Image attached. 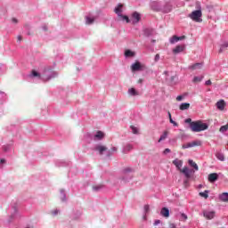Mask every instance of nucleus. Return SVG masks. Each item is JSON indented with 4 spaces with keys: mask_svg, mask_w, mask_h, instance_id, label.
<instances>
[{
    "mask_svg": "<svg viewBox=\"0 0 228 228\" xmlns=\"http://www.w3.org/2000/svg\"><path fill=\"white\" fill-rule=\"evenodd\" d=\"M208 127V124L202 122L201 120L193 121L191 124V131H192V133H200L202 131H206Z\"/></svg>",
    "mask_w": 228,
    "mask_h": 228,
    "instance_id": "f257e3e1",
    "label": "nucleus"
},
{
    "mask_svg": "<svg viewBox=\"0 0 228 228\" xmlns=\"http://www.w3.org/2000/svg\"><path fill=\"white\" fill-rule=\"evenodd\" d=\"M189 17L194 22H202V9L199 7L198 10L193 11L191 13H190Z\"/></svg>",
    "mask_w": 228,
    "mask_h": 228,
    "instance_id": "f03ea898",
    "label": "nucleus"
},
{
    "mask_svg": "<svg viewBox=\"0 0 228 228\" xmlns=\"http://www.w3.org/2000/svg\"><path fill=\"white\" fill-rule=\"evenodd\" d=\"M146 69L147 66H145V64H142L140 61H135L131 65L132 72H138L140 70H145Z\"/></svg>",
    "mask_w": 228,
    "mask_h": 228,
    "instance_id": "7ed1b4c3",
    "label": "nucleus"
},
{
    "mask_svg": "<svg viewBox=\"0 0 228 228\" xmlns=\"http://www.w3.org/2000/svg\"><path fill=\"white\" fill-rule=\"evenodd\" d=\"M215 215H216V212L215 211H203V216L207 218V220H213V218H215Z\"/></svg>",
    "mask_w": 228,
    "mask_h": 228,
    "instance_id": "20e7f679",
    "label": "nucleus"
},
{
    "mask_svg": "<svg viewBox=\"0 0 228 228\" xmlns=\"http://www.w3.org/2000/svg\"><path fill=\"white\" fill-rule=\"evenodd\" d=\"M185 38H186V36H181V37L173 36L170 38L169 42H170V44H175V43H177V42H179L181 40H184Z\"/></svg>",
    "mask_w": 228,
    "mask_h": 228,
    "instance_id": "39448f33",
    "label": "nucleus"
},
{
    "mask_svg": "<svg viewBox=\"0 0 228 228\" xmlns=\"http://www.w3.org/2000/svg\"><path fill=\"white\" fill-rule=\"evenodd\" d=\"M184 49H186V46H184V45H179L173 49V53L174 54H179V53H183Z\"/></svg>",
    "mask_w": 228,
    "mask_h": 228,
    "instance_id": "423d86ee",
    "label": "nucleus"
},
{
    "mask_svg": "<svg viewBox=\"0 0 228 228\" xmlns=\"http://www.w3.org/2000/svg\"><path fill=\"white\" fill-rule=\"evenodd\" d=\"M132 19H133L134 24H138V22H140V20L142 19V16L138 12H134L132 14Z\"/></svg>",
    "mask_w": 228,
    "mask_h": 228,
    "instance_id": "0eeeda50",
    "label": "nucleus"
},
{
    "mask_svg": "<svg viewBox=\"0 0 228 228\" xmlns=\"http://www.w3.org/2000/svg\"><path fill=\"white\" fill-rule=\"evenodd\" d=\"M216 108L217 110H220V111H224L225 110V101L220 100L216 102Z\"/></svg>",
    "mask_w": 228,
    "mask_h": 228,
    "instance_id": "6e6552de",
    "label": "nucleus"
},
{
    "mask_svg": "<svg viewBox=\"0 0 228 228\" xmlns=\"http://www.w3.org/2000/svg\"><path fill=\"white\" fill-rule=\"evenodd\" d=\"M208 181H209V183H215L216 181H218V174H216V173L209 174Z\"/></svg>",
    "mask_w": 228,
    "mask_h": 228,
    "instance_id": "1a4fd4ad",
    "label": "nucleus"
},
{
    "mask_svg": "<svg viewBox=\"0 0 228 228\" xmlns=\"http://www.w3.org/2000/svg\"><path fill=\"white\" fill-rule=\"evenodd\" d=\"M160 215L166 218H168L170 216V210H168L167 208H163L160 211Z\"/></svg>",
    "mask_w": 228,
    "mask_h": 228,
    "instance_id": "9d476101",
    "label": "nucleus"
},
{
    "mask_svg": "<svg viewBox=\"0 0 228 228\" xmlns=\"http://www.w3.org/2000/svg\"><path fill=\"white\" fill-rule=\"evenodd\" d=\"M95 151H98L99 154L102 155L104 151H108L106 146L98 145L95 148Z\"/></svg>",
    "mask_w": 228,
    "mask_h": 228,
    "instance_id": "9b49d317",
    "label": "nucleus"
},
{
    "mask_svg": "<svg viewBox=\"0 0 228 228\" xmlns=\"http://www.w3.org/2000/svg\"><path fill=\"white\" fill-rule=\"evenodd\" d=\"M173 165H175V167H176V168L180 170L181 167H183V160H179V159H175V160H173Z\"/></svg>",
    "mask_w": 228,
    "mask_h": 228,
    "instance_id": "f8f14e48",
    "label": "nucleus"
},
{
    "mask_svg": "<svg viewBox=\"0 0 228 228\" xmlns=\"http://www.w3.org/2000/svg\"><path fill=\"white\" fill-rule=\"evenodd\" d=\"M180 172H182V174H184L185 177H187V179H190L191 175H190V169H188L187 167H183V169H180Z\"/></svg>",
    "mask_w": 228,
    "mask_h": 228,
    "instance_id": "ddd939ff",
    "label": "nucleus"
},
{
    "mask_svg": "<svg viewBox=\"0 0 228 228\" xmlns=\"http://www.w3.org/2000/svg\"><path fill=\"white\" fill-rule=\"evenodd\" d=\"M128 94H129V95H132L133 97H134L136 95H140V93H138V91H136V89H134V87L129 88Z\"/></svg>",
    "mask_w": 228,
    "mask_h": 228,
    "instance_id": "4468645a",
    "label": "nucleus"
},
{
    "mask_svg": "<svg viewBox=\"0 0 228 228\" xmlns=\"http://www.w3.org/2000/svg\"><path fill=\"white\" fill-rule=\"evenodd\" d=\"M219 199L222 202H228V193L224 192L219 196Z\"/></svg>",
    "mask_w": 228,
    "mask_h": 228,
    "instance_id": "2eb2a0df",
    "label": "nucleus"
},
{
    "mask_svg": "<svg viewBox=\"0 0 228 228\" xmlns=\"http://www.w3.org/2000/svg\"><path fill=\"white\" fill-rule=\"evenodd\" d=\"M122 8H124V4H119L118 7H116L114 10L115 13H117L119 16L120 13H122Z\"/></svg>",
    "mask_w": 228,
    "mask_h": 228,
    "instance_id": "dca6fc26",
    "label": "nucleus"
},
{
    "mask_svg": "<svg viewBox=\"0 0 228 228\" xmlns=\"http://www.w3.org/2000/svg\"><path fill=\"white\" fill-rule=\"evenodd\" d=\"M179 108L182 111H184V110H190V103H182Z\"/></svg>",
    "mask_w": 228,
    "mask_h": 228,
    "instance_id": "f3484780",
    "label": "nucleus"
},
{
    "mask_svg": "<svg viewBox=\"0 0 228 228\" xmlns=\"http://www.w3.org/2000/svg\"><path fill=\"white\" fill-rule=\"evenodd\" d=\"M216 158H217V159H219V161L225 160V157L224 156V153H221V152L216 153Z\"/></svg>",
    "mask_w": 228,
    "mask_h": 228,
    "instance_id": "a211bd4d",
    "label": "nucleus"
},
{
    "mask_svg": "<svg viewBox=\"0 0 228 228\" xmlns=\"http://www.w3.org/2000/svg\"><path fill=\"white\" fill-rule=\"evenodd\" d=\"M94 136L95 138H98V140H102V138H104V133L98 131Z\"/></svg>",
    "mask_w": 228,
    "mask_h": 228,
    "instance_id": "6ab92c4d",
    "label": "nucleus"
},
{
    "mask_svg": "<svg viewBox=\"0 0 228 228\" xmlns=\"http://www.w3.org/2000/svg\"><path fill=\"white\" fill-rule=\"evenodd\" d=\"M125 56L126 58H131V57L134 56V53H133L131 50H126L125 52Z\"/></svg>",
    "mask_w": 228,
    "mask_h": 228,
    "instance_id": "aec40b11",
    "label": "nucleus"
},
{
    "mask_svg": "<svg viewBox=\"0 0 228 228\" xmlns=\"http://www.w3.org/2000/svg\"><path fill=\"white\" fill-rule=\"evenodd\" d=\"M191 147H200L202 145V142L200 141H193L191 142Z\"/></svg>",
    "mask_w": 228,
    "mask_h": 228,
    "instance_id": "412c9836",
    "label": "nucleus"
},
{
    "mask_svg": "<svg viewBox=\"0 0 228 228\" xmlns=\"http://www.w3.org/2000/svg\"><path fill=\"white\" fill-rule=\"evenodd\" d=\"M189 165L191 167H192V168L199 170V166L197 165V163H195L193 160L190 159L189 160Z\"/></svg>",
    "mask_w": 228,
    "mask_h": 228,
    "instance_id": "4be33fe9",
    "label": "nucleus"
},
{
    "mask_svg": "<svg viewBox=\"0 0 228 228\" xmlns=\"http://www.w3.org/2000/svg\"><path fill=\"white\" fill-rule=\"evenodd\" d=\"M167 136H168V132L165 131L163 134L160 136L159 142H163V140H167Z\"/></svg>",
    "mask_w": 228,
    "mask_h": 228,
    "instance_id": "5701e85b",
    "label": "nucleus"
},
{
    "mask_svg": "<svg viewBox=\"0 0 228 228\" xmlns=\"http://www.w3.org/2000/svg\"><path fill=\"white\" fill-rule=\"evenodd\" d=\"M94 20H95V19H94V18L86 17V24H94Z\"/></svg>",
    "mask_w": 228,
    "mask_h": 228,
    "instance_id": "b1692460",
    "label": "nucleus"
},
{
    "mask_svg": "<svg viewBox=\"0 0 228 228\" xmlns=\"http://www.w3.org/2000/svg\"><path fill=\"white\" fill-rule=\"evenodd\" d=\"M144 33H145L146 37H151V35H152V33H154V30L151 29V28H146Z\"/></svg>",
    "mask_w": 228,
    "mask_h": 228,
    "instance_id": "393cba45",
    "label": "nucleus"
},
{
    "mask_svg": "<svg viewBox=\"0 0 228 228\" xmlns=\"http://www.w3.org/2000/svg\"><path fill=\"white\" fill-rule=\"evenodd\" d=\"M208 193H209V191H205L203 192H200V196L203 197V199H208V197H209Z\"/></svg>",
    "mask_w": 228,
    "mask_h": 228,
    "instance_id": "a878e982",
    "label": "nucleus"
},
{
    "mask_svg": "<svg viewBox=\"0 0 228 228\" xmlns=\"http://www.w3.org/2000/svg\"><path fill=\"white\" fill-rule=\"evenodd\" d=\"M201 67H202V63H195L194 65H192V66L191 67V69L192 70H195L196 69H201Z\"/></svg>",
    "mask_w": 228,
    "mask_h": 228,
    "instance_id": "bb28decb",
    "label": "nucleus"
},
{
    "mask_svg": "<svg viewBox=\"0 0 228 228\" xmlns=\"http://www.w3.org/2000/svg\"><path fill=\"white\" fill-rule=\"evenodd\" d=\"M228 130V124L222 126L219 129L220 133H225Z\"/></svg>",
    "mask_w": 228,
    "mask_h": 228,
    "instance_id": "cd10ccee",
    "label": "nucleus"
},
{
    "mask_svg": "<svg viewBox=\"0 0 228 228\" xmlns=\"http://www.w3.org/2000/svg\"><path fill=\"white\" fill-rule=\"evenodd\" d=\"M204 77H194L193 78V83H200V81H202Z\"/></svg>",
    "mask_w": 228,
    "mask_h": 228,
    "instance_id": "c85d7f7f",
    "label": "nucleus"
},
{
    "mask_svg": "<svg viewBox=\"0 0 228 228\" xmlns=\"http://www.w3.org/2000/svg\"><path fill=\"white\" fill-rule=\"evenodd\" d=\"M130 127H131L132 133H133L134 134H138V128H136V126H131Z\"/></svg>",
    "mask_w": 228,
    "mask_h": 228,
    "instance_id": "c756f323",
    "label": "nucleus"
},
{
    "mask_svg": "<svg viewBox=\"0 0 228 228\" xmlns=\"http://www.w3.org/2000/svg\"><path fill=\"white\" fill-rule=\"evenodd\" d=\"M119 17H121L123 20H126V22L129 23V17H127L126 15L120 14Z\"/></svg>",
    "mask_w": 228,
    "mask_h": 228,
    "instance_id": "7c9ffc66",
    "label": "nucleus"
},
{
    "mask_svg": "<svg viewBox=\"0 0 228 228\" xmlns=\"http://www.w3.org/2000/svg\"><path fill=\"white\" fill-rule=\"evenodd\" d=\"M190 148H191V142H188L182 146V149H190Z\"/></svg>",
    "mask_w": 228,
    "mask_h": 228,
    "instance_id": "2f4dec72",
    "label": "nucleus"
},
{
    "mask_svg": "<svg viewBox=\"0 0 228 228\" xmlns=\"http://www.w3.org/2000/svg\"><path fill=\"white\" fill-rule=\"evenodd\" d=\"M32 76H34V77H40V73L36 70H32Z\"/></svg>",
    "mask_w": 228,
    "mask_h": 228,
    "instance_id": "473e14b6",
    "label": "nucleus"
},
{
    "mask_svg": "<svg viewBox=\"0 0 228 228\" xmlns=\"http://www.w3.org/2000/svg\"><path fill=\"white\" fill-rule=\"evenodd\" d=\"M125 151H133V145L127 144V145L126 146V148H125Z\"/></svg>",
    "mask_w": 228,
    "mask_h": 228,
    "instance_id": "72a5a7b5",
    "label": "nucleus"
},
{
    "mask_svg": "<svg viewBox=\"0 0 228 228\" xmlns=\"http://www.w3.org/2000/svg\"><path fill=\"white\" fill-rule=\"evenodd\" d=\"M185 124H190V127H191V124H193V121H191V118L185 119Z\"/></svg>",
    "mask_w": 228,
    "mask_h": 228,
    "instance_id": "f704fd0d",
    "label": "nucleus"
},
{
    "mask_svg": "<svg viewBox=\"0 0 228 228\" xmlns=\"http://www.w3.org/2000/svg\"><path fill=\"white\" fill-rule=\"evenodd\" d=\"M169 121H170V124H173V126H175L176 127H177V126H179V124H177V122L174 121V119H172V118H170Z\"/></svg>",
    "mask_w": 228,
    "mask_h": 228,
    "instance_id": "c9c22d12",
    "label": "nucleus"
},
{
    "mask_svg": "<svg viewBox=\"0 0 228 228\" xmlns=\"http://www.w3.org/2000/svg\"><path fill=\"white\" fill-rule=\"evenodd\" d=\"M124 172H125V173L133 172V169H132L131 167H126V168L124 169Z\"/></svg>",
    "mask_w": 228,
    "mask_h": 228,
    "instance_id": "e433bc0d",
    "label": "nucleus"
},
{
    "mask_svg": "<svg viewBox=\"0 0 228 228\" xmlns=\"http://www.w3.org/2000/svg\"><path fill=\"white\" fill-rule=\"evenodd\" d=\"M170 152H171L170 149L167 148L164 150L163 154H168Z\"/></svg>",
    "mask_w": 228,
    "mask_h": 228,
    "instance_id": "4c0bfd02",
    "label": "nucleus"
},
{
    "mask_svg": "<svg viewBox=\"0 0 228 228\" xmlns=\"http://www.w3.org/2000/svg\"><path fill=\"white\" fill-rule=\"evenodd\" d=\"M149 209H150L149 205H145V206H144V211H145V213H149Z\"/></svg>",
    "mask_w": 228,
    "mask_h": 228,
    "instance_id": "58836bf2",
    "label": "nucleus"
},
{
    "mask_svg": "<svg viewBox=\"0 0 228 228\" xmlns=\"http://www.w3.org/2000/svg\"><path fill=\"white\" fill-rule=\"evenodd\" d=\"M181 216L183 220H188V216H186V214H181Z\"/></svg>",
    "mask_w": 228,
    "mask_h": 228,
    "instance_id": "ea45409f",
    "label": "nucleus"
},
{
    "mask_svg": "<svg viewBox=\"0 0 228 228\" xmlns=\"http://www.w3.org/2000/svg\"><path fill=\"white\" fill-rule=\"evenodd\" d=\"M58 213H59L58 209L52 211V215H53L54 216H56V215H58Z\"/></svg>",
    "mask_w": 228,
    "mask_h": 228,
    "instance_id": "a19ab883",
    "label": "nucleus"
},
{
    "mask_svg": "<svg viewBox=\"0 0 228 228\" xmlns=\"http://www.w3.org/2000/svg\"><path fill=\"white\" fill-rule=\"evenodd\" d=\"M155 61H159V53H157L156 55H155Z\"/></svg>",
    "mask_w": 228,
    "mask_h": 228,
    "instance_id": "79ce46f5",
    "label": "nucleus"
},
{
    "mask_svg": "<svg viewBox=\"0 0 228 228\" xmlns=\"http://www.w3.org/2000/svg\"><path fill=\"white\" fill-rule=\"evenodd\" d=\"M176 101H178V102L183 101V95H178V96L176 97Z\"/></svg>",
    "mask_w": 228,
    "mask_h": 228,
    "instance_id": "37998d69",
    "label": "nucleus"
},
{
    "mask_svg": "<svg viewBox=\"0 0 228 228\" xmlns=\"http://www.w3.org/2000/svg\"><path fill=\"white\" fill-rule=\"evenodd\" d=\"M12 22H13L14 24H17V22H19V20L16 18H12Z\"/></svg>",
    "mask_w": 228,
    "mask_h": 228,
    "instance_id": "c03bdc74",
    "label": "nucleus"
},
{
    "mask_svg": "<svg viewBox=\"0 0 228 228\" xmlns=\"http://www.w3.org/2000/svg\"><path fill=\"white\" fill-rule=\"evenodd\" d=\"M205 85H207V86H209L211 85V80H207L205 82Z\"/></svg>",
    "mask_w": 228,
    "mask_h": 228,
    "instance_id": "a18cd8bd",
    "label": "nucleus"
},
{
    "mask_svg": "<svg viewBox=\"0 0 228 228\" xmlns=\"http://www.w3.org/2000/svg\"><path fill=\"white\" fill-rule=\"evenodd\" d=\"M17 39H18V42H22V36H18Z\"/></svg>",
    "mask_w": 228,
    "mask_h": 228,
    "instance_id": "49530a36",
    "label": "nucleus"
},
{
    "mask_svg": "<svg viewBox=\"0 0 228 228\" xmlns=\"http://www.w3.org/2000/svg\"><path fill=\"white\" fill-rule=\"evenodd\" d=\"M137 83H138L139 85H142V83H143V78H139L138 81H137Z\"/></svg>",
    "mask_w": 228,
    "mask_h": 228,
    "instance_id": "de8ad7c7",
    "label": "nucleus"
},
{
    "mask_svg": "<svg viewBox=\"0 0 228 228\" xmlns=\"http://www.w3.org/2000/svg\"><path fill=\"white\" fill-rule=\"evenodd\" d=\"M93 189L95 190V191L101 190V186H94Z\"/></svg>",
    "mask_w": 228,
    "mask_h": 228,
    "instance_id": "09e8293b",
    "label": "nucleus"
},
{
    "mask_svg": "<svg viewBox=\"0 0 228 228\" xmlns=\"http://www.w3.org/2000/svg\"><path fill=\"white\" fill-rule=\"evenodd\" d=\"M159 224H161V221L160 220H156L155 223H154V225H158Z\"/></svg>",
    "mask_w": 228,
    "mask_h": 228,
    "instance_id": "8fccbe9b",
    "label": "nucleus"
},
{
    "mask_svg": "<svg viewBox=\"0 0 228 228\" xmlns=\"http://www.w3.org/2000/svg\"><path fill=\"white\" fill-rule=\"evenodd\" d=\"M169 228H177V227H175V224H169Z\"/></svg>",
    "mask_w": 228,
    "mask_h": 228,
    "instance_id": "3c124183",
    "label": "nucleus"
},
{
    "mask_svg": "<svg viewBox=\"0 0 228 228\" xmlns=\"http://www.w3.org/2000/svg\"><path fill=\"white\" fill-rule=\"evenodd\" d=\"M111 151H112V152H117V148H116V147H113V148L111 149Z\"/></svg>",
    "mask_w": 228,
    "mask_h": 228,
    "instance_id": "603ef678",
    "label": "nucleus"
},
{
    "mask_svg": "<svg viewBox=\"0 0 228 228\" xmlns=\"http://www.w3.org/2000/svg\"><path fill=\"white\" fill-rule=\"evenodd\" d=\"M0 163H6V159H0Z\"/></svg>",
    "mask_w": 228,
    "mask_h": 228,
    "instance_id": "864d4df0",
    "label": "nucleus"
},
{
    "mask_svg": "<svg viewBox=\"0 0 228 228\" xmlns=\"http://www.w3.org/2000/svg\"><path fill=\"white\" fill-rule=\"evenodd\" d=\"M170 79H171V82H174V79H175V77L172 76Z\"/></svg>",
    "mask_w": 228,
    "mask_h": 228,
    "instance_id": "5fc2aeb1",
    "label": "nucleus"
},
{
    "mask_svg": "<svg viewBox=\"0 0 228 228\" xmlns=\"http://www.w3.org/2000/svg\"><path fill=\"white\" fill-rule=\"evenodd\" d=\"M167 115H168L169 120H170V118H172V114L170 112H167Z\"/></svg>",
    "mask_w": 228,
    "mask_h": 228,
    "instance_id": "6e6d98bb",
    "label": "nucleus"
},
{
    "mask_svg": "<svg viewBox=\"0 0 228 228\" xmlns=\"http://www.w3.org/2000/svg\"><path fill=\"white\" fill-rule=\"evenodd\" d=\"M45 79H46V81H49V79H51V77H46Z\"/></svg>",
    "mask_w": 228,
    "mask_h": 228,
    "instance_id": "4d7b16f0",
    "label": "nucleus"
},
{
    "mask_svg": "<svg viewBox=\"0 0 228 228\" xmlns=\"http://www.w3.org/2000/svg\"><path fill=\"white\" fill-rule=\"evenodd\" d=\"M152 42L154 43V42H156V40H152Z\"/></svg>",
    "mask_w": 228,
    "mask_h": 228,
    "instance_id": "13d9d810",
    "label": "nucleus"
}]
</instances>
